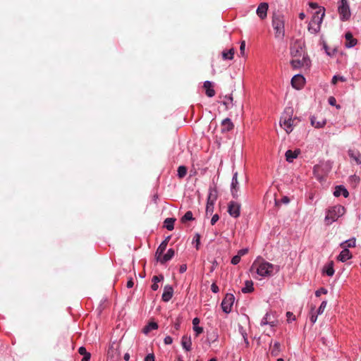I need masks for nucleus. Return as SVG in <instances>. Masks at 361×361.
<instances>
[{
	"instance_id": "1",
	"label": "nucleus",
	"mask_w": 361,
	"mask_h": 361,
	"mask_svg": "<svg viewBox=\"0 0 361 361\" xmlns=\"http://www.w3.org/2000/svg\"><path fill=\"white\" fill-rule=\"evenodd\" d=\"M279 267L278 266H274L265 261L261 257H258L254 261L250 269L251 272L255 271L258 275L263 277L271 276L274 272L279 271Z\"/></svg>"
},
{
	"instance_id": "2",
	"label": "nucleus",
	"mask_w": 361,
	"mask_h": 361,
	"mask_svg": "<svg viewBox=\"0 0 361 361\" xmlns=\"http://www.w3.org/2000/svg\"><path fill=\"white\" fill-rule=\"evenodd\" d=\"M300 120L298 117H293V109L292 107L286 108L280 118L279 124L286 133L290 134L293 130L294 126H296Z\"/></svg>"
},
{
	"instance_id": "3",
	"label": "nucleus",
	"mask_w": 361,
	"mask_h": 361,
	"mask_svg": "<svg viewBox=\"0 0 361 361\" xmlns=\"http://www.w3.org/2000/svg\"><path fill=\"white\" fill-rule=\"evenodd\" d=\"M272 26L275 31V37L283 39L285 36V19L283 14L280 13L273 14Z\"/></svg>"
},
{
	"instance_id": "4",
	"label": "nucleus",
	"mask_w": 361,
	"mask_h": 361,
	"mask_svg": "<svg viewBox=\"0 0 361 361\" xmlns=\"http://www.w3.org/2000/svg\"><path fill=\"white\" fill-rule=\"evenodd\" d=\"M345 212V209L341 204L329 207L326 211L324 221L326 225H330L342 216Z\"/></svg>"
},
{
	"instance_id": "5",
	"label": "nucleus",
	"mask_w": 361,
	"mask_h": 361,
	"mask_svg": "<svg viewBox=\"0 0 361 361\" xmlns=\"http://www.w3.org/2000/svg\"><path fill=\"white\" fill-rule=\"evenodd\" d=\"M325 15L324 8H319L309 23L308 30L313 34L317 33L320 30L321 24Z\"/></svg>"
},
{
	"instance_id": "6",
	"label": "nucleus",
	"mask_w": 361,
	"mask_h": 361,
	"mask_svg": "<svg viewBox=\"0 0 361 361\" xmlns=\"http://www.w3.org/2000/svg\"><path fill=\"white\" fill-rule=\"evenodd\" d=\"M121 343L118 341L110 343L107 350V359L111 361H118L121 360L120 352Z\"/></svg>"
},
{
	"instance_id": "7",
	"label": "nucleus",
	"mask_w": 361,
	"mask_h": 361,
	"mask_svg": "<svg viewBox=\"0 0 361 361\" xmlns=\"http://www.w3.org/2000/svg\"><path fill=\"white\" fill-rule=\"evenodd\" d=\"M340 18L342 21L348 20L350 17V11L347 0H341L338 8Z\"/></svg>"
},
{
	"instance_id": "8",
	"label": "nucleus",
	"mask_w": 361,
	"mask_h": 361,
	"mask_svg": "<svg viewBox=\"0 0 361 361\" xmlns=\"http://www.w3.org/2000/svg\"><path fill=\"white\" fill-rule=\"evenodd\" d=\"M235 300V297L231 293H227L221 302V307L224 312L229 313Z\"/></svg>"
},
{
	"instance_id": "9",
	"label": "nucleus",
	"mask_w": 361,
	"mask_h": 361,
	"mask_svg": "<svg viewBox=\"0 0 361 361\" xmlns=\"http://www.w3.org/2000/svg\"><path fill=\"white\" fill-rule=\"evenodd\" d=\"M290 63L293 68H298L304 66L309 67L310 65V61L307 56H303L301 58H293Z\"/></svg>"
},
{
	"instance_id": "10",
	"label": "nucleus",
	"mask_w": 361,
	"mask_h": 361,
	"mask_svg": "<svg viewBox=\"0 0 361 361\" xmlns=\"http://www.w3.org/2000/svg\"><path fill=\"white\" fill-rule=\"evenodd\" d=\"M228 212L231 216L238 218L240 214V204L233 201L230 202L228 205Z\"/></svg>"
},
{
	"instance_id": "11",
	"label": "nucleus",
	"mask_w": 361,
	"mask_h": 361,
	"mask_svg": "<svg viewBox=\"0 0 361 361\" xmlns=\"http://www.w3.org/2000/svg\"><path fill=\"white\" fill-rule=\"evenodd\" d=\"M219 102L223 104L226 109H229L234 106L233 97L231 93L221 94L219 96Z\"/></svg>"
},
{
	"instance_id": "12",
	"label": "nucleus",
	"mask_w": 361,
	"mask_h": 361,
	"mask_svg": "<svg viewBox=\"0 0 361 361\" xmlns=\"http://www.w3.org/2000/svg\"><path fill=\"white\" fill-rule=\"evenodd\" d=\"M305 79L301 75H295L291 80V85L293 88L299 90L302 89L305 85Z\"/></svg>"
},
{
	"instance_id": "13",
	"label": "nucleus",
	"mask_w": 361,
	"mask_h": 361,
	"mask_svg": "<svg viewBox=\"0 0 361 361\" xmlns=\"http://www.w3.org/2000/svg\"><path fill=\"white\" fill-rule=\"evenodd\" d=\"M290 55L293 58H301L305 55V51L300 44L295 43L290 47Z\"/></svg>"
},
{
	"instance_id": "14",
	"label": "nucleus",
	"mask_w": 361,
	"mask_h": 361,
	"mask_svg": "<svg viewBox=\"0 0 361 361\" xmlns=\"http://www.w3.org/2000/svg\"><path fill=\"white\" fill-rule=\"evenodd\" d=\"M238 173L235 172L233 174L232 182H231V194L233 198H238Z\"/></svg>"
},
{
	"instance_id": "15",
	"label": "nucleus",
	"mask_w": 361,
	"mask_h": 361,
	"mask_svg": "<svg viewBox=\"0 0 361 361\" xmlns=\"http://www.w3.org/2000/svg\"><path fill=\"white\" fill-rule=\"evenodd\" d=\"M268 7L269 6L267 3H261L258 6L257 9V14L262 20L267 17Z\"/></svg>"
},
{
	"instance_id": "16",
	"label": "nucleus",
	"mask_w": 361,
	"mask_h": 361,
	"mask_svg": "<svg viewBox=\"0 0 361 361\" xmlns=\"http://www.w3.org/2000/svg\"><path fill=\"white\" fill-rule=\"evenodd\" d=\"M173 294V289L171 286L167 285L164 288V293L162 294V300L164 302H169Z\"/></svg>"
},
{
	"instance_id": "17",
	"label": "nucleus",
	"mask_w": 361,
	"mask_h": 361,
	"mask_svg": "<svg viewBox=\"0 0 361 361\" xmlns=\"http://www.w3.org/2000/svg\"><path fill=\"white\" fill-rule=\"evenodd\" d=\"M345 47L348 48L353 47L357 44V39H355L353 36V34L350 32H347L345 35Z\"/></svg>"
},
{
	"instance_id": "18",
	"label": "nucleus",
	"mask_w": 361,
	"mask_h": 361,
	"mask_svg": "<svg viewBox=\"0 0 361 361\" xmlns=\"http://www.w3.org/2000/svg\"><path fill=\"white\" fill-rule=\"evenodd\" d=\"M221 131L223 133L224 132H228L233 129L234 125L231 120L228 118H225L221 122Z\"/></svg>"
},
{
	"instance_id": "19",
	"label": "nucleus",
	"mask_w": 361,
	"mask_h": 361,
	"mask_svg": "<svg viewBox=\"0 0 361 361\" xmlns=\"http://www.w3.org/2000/svg\"><path fill=\"white\" fill-rule=\"evenodd\" d=\"M350 258H352V254L350 253L348 248L344 247V249L341 252V253L338 256L337 259L338 261L344 262Z\"/></svg>"
},
{
	"instance_id": "20",
	"label": "nucleus",
	"mask_w": 361,
	"mask_h": 361,
	"mask_svg": "<svg viewBox=\"0 0 361 361\" xmlns=\"http://www.w3.org/2000/svg\"><path fill=\"white\" fill-rule=\"evenodd\" d=\"M316 120H317V117L314 116H312L310 118L311 125L314 128H323L326 123V120L325 118H322L319 121H316Z\"/></svg>"
},
{
	"instance_id": "21",
	"label": "nucleus",
	"mask_w": 361,
	"mask_h": 361,
	"mask_svg": "<svg viewBox=\"0 0 361 361\" xmlns=\"http://www.w3.org/2000/svg\"><path fill=\"white\" fill-rule=\"evenodd\" d=\"M173 255L174 250L173 249H169L164 255H161L160 259H157V260L161 264H165L166 262L169 261L173 257Z\"/></svg>"
},
{
	"instance_id": "22",
	"label": "nucleus",
	"mask_w": 361,
	"mask_h": 361,
	"mask_svg": "<svg viewBox=\"0 0 361 361\" xmlns=\"http://www.w3.org/2000/svg\"><path fill=\"white\" fill-rule=\"evenodd\" d=\"M334 195L335 197H339L340 195H343V197H348L349 193L345 188H344L343 185H338L335 188Z\"/></svg>"
},
{
	"instance_id": "23",
	"label": "nucleus",
	"mask_w": 361,
	"mask_h": 361,
	"mask_svg": "<svg viewBox=\"0 0 361 361\" xmlns=\"http://www.w3.org/2000/svg\"><path fill=\"white\" fill-rule=\"evenodd\" d=\"M181 345L186 351L191 350L192 342L190 336H183L181 340Z\"/></svg>"
},
{
	"instance_id": "24",
	"label": "nucleus",
	"mask_w": 361,
	"mask_h": 361,
	"mask_svg": "<svg viewBox=\"0 0 361 361\" xmlns=\"http://www.w3.org/2000/svg\"><path fill=\"white\" fill-rule=\"evenodd\" d=\"M349 157L353 159L357 164H361V154L359 152H355L353 149H349L348 151Z\"/></svg>"
},
{
	"instance_id": "25",
	"label": "nucleus",
	"mask_w": 361,
	"mask_h": 361,
	"mask_svg": "<svg viewBox=\"0 0 361 361\" xmlns=\"http://www.w3.org/2000/svg\"><path fill=\"white\" fill-rule=\"evenodd\" d=\"M216 200V195L214 196L213 200H210L209 201H207V206H206V215H212L214 212V202Z\"/></svg>"
},
{
	"instance_id": "26",
	"label": "nucleus",
	"mask_w": 361,
	"mask_h": 361,
	"mask_svg": "<svg viewBox=\"0 0 361 361\" xmlns=\"http://www.w3.org/2000/svg\"><path fill=\"white\" fill-rule=\"evenodd\" d=\"M323 272L329 276H332L334 274V262L331 261L326 264L323 268Z\"/></svg>"
},
{
	"instance_id": "27",
	"label": "nucleus",
	"mask_w": 361,
	"mask_h": 361,
	"mask_svg": "<svg viewBox=\"0 0 361 361\" xmlns=\"http://www.w3.org/2000/svg\"><path fill=\"white\" fill-rule=\"evenodd\" d=\"M254 290L253 282L251 280H247L245 282V286L242 288L241 291L243 293H252Z\"/></svg>"
},
{
	"instance_id": "28",
	"label": "nucleus",
	"mask_w": 361,
	"mask_h": 361,
	"mask_svg": "<svg viewBox=\"0 0 361 361\" xmlns=\"http://www.w3.org/2000/svg\"><path fill=\"white\" fill-rule=\"evenodd\" d=\"M158 324L157 322H151L142 329V332L145 334H148L152 330L157 329Z\"/></svg>"
},
{
	"instance_id": "29",
	"label": "nucleus",
	"mask_w": 361,
	"mask_h": 361,
	"mask_svg": "<svg viewBox=\"0 0 361 361\" xmlns=\"http://www.w3.org/2000/svg\"><path fill=\"white\" fill-rule=\"evenodd\" d=\"M78 353L80 355H82L83 357L81 361H90L91 357V354L87 351L86 348L83 346H81L78 349Z\"/></svg>"
},
{
	"instance_id": "30",
	"label": "nucleus",
	"mask_w": 361,
	"mask_h": 361,
	"mask_svg": "<svg viewBox=\"0 0 361 361\" xmlns=\"http://www.w3.org/2000/svg\"><path fill=\"white\" fill-rule=\"evenodd\" d=\"M166 246H167V244H166V241H163L159 245V246L158 247V248L156 251V254H155V257H156L157 259H160V257L163 255L164 252L166 250Z\"/></svg>"
},
{
	"instance_id": "31",
	"label": "nucleus",
	"mask_w": 361,
	"mask_h": 361,
	"mask_svg": "<svg viewBox=\"0 0 361 361\" xmlns=\"http://www.w3.org/2000/svg\"><path fill=\"white\" fill-rule=\"evenodd\" d=\"M199 323H200V319L197 317H195L193 319V320H192L193 329L195 331L197 336L203 332V328L198 326Z\"/></svg>"
},
{
	"instance_id": "32",
	"label": "nucleus",
	"mask_w": 361,
	"mask_h": 361,
	"mask_svg": "<svg viewBox=\"0 0 361 361\" xmlns=\"http://www.w3.org/2000/svg\"><path fill=\"white\" fill-rule=\"evenodd\" d=\"M298 152L297 151H295V152H293L291 150H287L286 152V161H288V162H292L293 161L294 159H295L298 155Z\"/></svg>"
},
{
	"instance_id": "33",
	"label": "nucleus",
	"mask_w": 361,
	"mask_h": 361,
	"mask_svg": "<svg viewBox=\"0 0 361 361\" xmlns=\"http://www.w3.org/2000/svg\"><path fill=\"white\" fill-rule=\"evenodd\" d=\"M176 219L167 218L164 221V226L169 230L172 231L174 228V222Z\"/></svg>"
},
{
	"instance_id": "34",
	"label": "nucleus",
	"mask_w": 361,
	"mask_h": 361,
	"mask_svg": "<svg viewBox=\"0 0 361 361\" xmlns=\"http://www.w3.org/2000/svg\"><path fill=\"white\" fill-rule=\"evenodd\" d=\"M235 54V50L233 48H231L228 51H223L222 52V57L224 60H231L233 59V56Z\"/></svg>"
},
{
	"instance_id": "35",
	"label": "nucleus",
	"mask_w": 361,
	"mask_h": 361,
	"mask_svg": "<svg viewBox=\"0 0 361 361\" xmlns=\"http://www.w3.org/2000/svg\"><path fill=\"white\" fill-rule=\"evenodd\" d=\"M270 317H271V315L269 313H267L261 321V325L263 326V325L269 324L271 326H274L275 322H274V321H271Z\"/></svg>"
},
{
	"instance_id": "36",
	"label": "nucleus",
	"mask_w": 361,
	"mask_h": 361,
	"mask_svg": "<svg viewBox=\"0 0 361 361\" xmlns=\"http://www.w3.org/2000/svg\"><path fill=\"white\" fill-rule=\"evenodd\" d=\"M279 352H280V343L279 342H275L273 345V348L271 349V354L272 356L276 357V356L279 355Z\"/></svg>"
},
{
	"instance_id": "37",
	"label": "nucleus",
	"mask_w": 361,
	"mask_h": 361,
	"mask_svg": "<svg viewBox=\"0 0 361 361\" xmlns=\"http://www.w3.org/2000/svg\"><path fill=\"white\" fill-rule=\"evenodd\" d=\"M187 173V168L185 166H180L178 168V176L179 178H183Z\"/></svg>"
},
{
	"instance_id": "38",
	"label": "nucleus",
	"mask_w": 361,
	"mask_h": 361,
	"mask_svg": "<svg viewBox=\"0 0 361 361\" xmlns=\"http://www.w3.org/2000/svg\"><path fill=\"white\" fill-rule=\"evenodd\" d=\"M194 218L191 211H188L184 216L181 218L180 221L182 223H185L187 221H192Z\"/></svg>"
},
{
	"instance_id": "39",
	"label": "nucleus",
	"mask_w": 361,
	"mask_h": 361,
	"mask_svg": "<svg viewBox=\"0 0 361 361\" xmlns=\"http://www.w3.org/2000/svg\"><path fill=\"white\" fill-rule=\"evenodd\" d=\"M355 243H356V240H355V238H353L351 239H349V240L345 241L344 243H342L341 244V246L343 247V245L345 244H347V247H355Z\"/></svg>"
},
{
	"instance_id": "40",
	"label": "nucleus",
	"mask_w": 361,
	"mask_h": 361,
	"mask_svg": "<svg viewBox=\"0 0 361 361\" xmlns=\"http://www.w3.org/2000/svg\"><path fill=\"white\" fill-rule=\"evenodd\" d=\"M193 243H195L196 249H199V245L200 244V235L199 233H196L193 238Z\"/></svg>"
},
{
	"instance_id": "41",
	"label": "nucleus",
	"mask_w": 361,
	"mask_h": 361,
	"mask_svg": "<svg viewBox=\"0 0 361 361\" xmlns=\"http://www.w3.org/2000/svg\"><path fill=\"white\" fill-rule=\"evenodd\" d=\"M326 305H327V302L326 301H323L321 303V305H320V306H319V309L317 310V314H322L324 312V310H325V308L326 307Z\"/></svg>"
},
{
	"instance_id": "42",
	"label": "nucleus",
	"mask_w": 361,
	"mask_h": 361,
	"mask_svg": "<svg viewBox=\"0 0 361 361\" xmlns=\"http://www.w3.org/2000/svg\"><path fill=\"white\" fill-rule=\"evenodd\" d=\"M328 102L330 105L335 106L338 109H341V106L339 104H336V100L334 97H330Z\"/></svg>"
},
{
	"instance_id": "43",
	"label": "nucleus",
	"mask_w": 361,
	"mask_h": 361,
	"mask_svg": "<svg viewBox=\"0 0 361 361\" xmlns=\"http://www.w3.org/2000/svg\"><path fill=\"white\" fill-rule=\"evenodd\" d=\"M314 307H311V317H310V321L312 323H315L317 319V316L319 314L314 313Z\"/></svg>"
},
{
	"instance_id": "44",
	"label": "nucleus",
	"mask_w": 361,
	"mask_h": 361,
	"mask_svg": "<svg viewBox=\"0 0 361 361\" xmlns=\"http://www.w3.org/2000/svg\"><path fill=\"white\" fill-rule=\"evenodd\" d=\"M203 87L205 89V90H213L212 88L214 87V85L210 81H205L204 82Z\"/></svg>"
},
{
	"instance_id": "45",
	"label": "nucleus",
	"mask_w": 361,
	"mask_h": 361,
	"mask_svg": "<svg viewBox=\"0 0 361 361\" xmlns=\"http://www.w3.org/2000/svg\"><path fill=\"white\" fill-rule=\"evenodd\" d=\"M327 290L324 288H321L315 292V295L319 297L321 294H326Z\"/></svg>"
},
{
	"instance_id": "46",
	"label": "nucleus",
	"mask_w": 361,
	"mask_h": 361,
	"mask_svg": "<svg viewBox=\"0 0 361 361\" xmlns=\"http://www.w3.org/2000/svg\"><path fill=\"white\" fill-rule=\"evenodd\" d=\"M240 261V255H235L232 259H231V263L233 264V265H236L238 264Z\"/></svg>"
},
{
	"instance_id": "47",
	"label": "nucleus",
	"mask_w": 361,
	"mask_h": 361,
	"mask_svg": "<svg viewBox=\"0 0 361 361\" xmlns=\"http://www.w3.org/2000/svg\"><path fill=\"white\" fill-rule=\"evenodd\" d=\"M245 42L242 41L240 46V53L244 56H245Z\"/></svg>"
},
{
	"instance_id": "48",
	"label": "nucleus",
	"mask_w": 361,
	"mask_h": 361,
	"mask_svg": "<svg viewBox=\"0 0 361 361\" xmlns=\"http://www.w3.org/2000/svg\"><path fill=\"white\" fill-rule=\"evenodd\" d=\"M164 279V276L160 274L159 276H154L152 278V282L157 283Z\"/></svg>"
},
{
	"instance_id": "49",
	"label": "nucleus",
	"mask_w": 361,
	"mask_h": 361,
	"mask_svg": "<svg viewBox=\"0 0 361 361\" xmlns=\"http://www.w3.org/2000/svg\"><path fill=\"white\" fill-rule=\"evenodd\" d=\"M211 290L214 293H218L219 291V287H218V286L215 283H213L212 284Z\"/></svg>"
},
{
	"instance_id": "50",
	"label": "nucleus",
	"mask_w": 361,
	"mask_h": 361,
	"mask_svg": "<svg viewBox=\"0 0 361 361\" xmlns=\"http://www.w3.org/2000/svg\"><path fill=\"white\" fill-rule=\"evenodd\" d=\"M172 343H173V338L171 336H167L165 337V338H164V343L166 345H170Z\"/></svg>"
},
{
	"instance_id": "51",
	"label": "nucleus",
	"mask_w": 361,
	"mask_h": 361,
	"mask_svg": "<svg viewBox=\"0 0 361 361\" xmlns=\"http://www.w3.org/2000/svg\"><path fill=\"white\" fill-rule=\"evenodd\" d=\"M219 219V216L217 214L213 215L212 219H211V224L214 225L216 222Z\"/></svg>"
},
{
	"instance_id": "52",
	"label": "nucleus",
	"mask_w": 361,
	"mask_h": 361,
	"mask_svg": "<svg viewBox=\"0 0 361 361\" xmlns=\"http://www.w3.org/2000/svg\"><path fill=\"white\" fill-rule=\"evenodd\" d=\"M247 252H248V249L247 248H243V249L240 250L238 252V255H240V257H241V256L247 254Z\"/></svg>"
},
{
	"instance_id": "53",
	"label": "nucleus",
	"mask_w": 361,
	"mask_h": 361,
	"mask_svg": "<svg viewBox=\"0 0 361 361\" xmlns=\"http://www.w3.org/2000/svg\"><path fill=\"white\" fill-rule=\"evenodd\" d=\"M309 6L313 9L317 8L318 10H319V8H322V7H319L317 3L314 2H310Z\"/></svg>"
},
{
	"instance_id": "54",
	"label": "nucleus",
	"mask_w": 361,
	"mask_h": 361,
	"mask_svg": "<svg viewBox=\"0 0 361 361\" xmlns=\"http://www.w3.org/2000/svg\"><path fill=\"white\" fill-rule=\"evenodd\" d=\"M145 361H154V356L153 354H148L145 358Z\"/></svg>"
},
{
	"instance_id": "55",
	"label": "nucleus",
	"mask_w": 361,
	"mask_h": 361,
	"mask_svg": "<svg viewBox=\"0 0 361 361\" xmlns=\"http://www.w3.org/2000/svg\"><path fill=\"white\" fill-rule=\"evenodd\" d=\"M133 285H134V282L133 281V279L131 278L128 281L126 286L128 288H130L133 286Z\"/></svg>"
},
{
	"instance_id": "56",
	"label": "nucleus",
	"mask_w": 361,
	"mask_h": 361,
	"mask_svg": "<svg viewBox=\"0 0 361 361\" xmlns=\"http://www.w3.org/2000/svg\"><path fill=\"white\" fill-rule=\"evenodd\" d=\"M186 269H187L186 264H182L180 267L179 271H180V273H184L186 271Z\"/></svg>"
},
{
	"instance_id": "57",
	"label": "nucleus",
	"mask_w": 361,
	"mask_h": 361,
	"mask_svg": "<svg viewBox=\"0 0 361 361\" xmlns=\"http://www.w3.org/2000/svg\"><path fill=\"white\" fill-rule=\"evenodd\" d=\"M286 316L288 317V319H290V318H292L293 320L295 319V317H294L293 314L290 312H288L286 313Z\"/></svg>"
},
{
	"instance_id": "58",
	"label": "nucleus",
	"mask_w": 361,
	"mask_h": 361,
	"mask_svg": "<svg viewBox=\"0 0 361 361\" xmlns=\"http://www.w3.org/2000/svg\"><path fill=\"white\" fill-rule=\"evenodd\" d=\"M151 288L153 290H157L159 288V286L157 283L153 282V284L152 285Z\"/></svg>"
},
{
	"instance_id": "59",
	"label": "nucleus",
	"mask_w": 361,
	"mask_h": 361,
	"mask_svg": "<svg viewBox=\"0 0 361 361\" xmlns=\"http://www.w3.org/2000/svg\"><path fill=\"white\" fill-rule=\"evenodd\" d=\"M338 81V75H334L332 78L331 82L336 84Z\"/></svg>"
},
{
	"instance_id": "60",
	"label": "nucleus",
	"mask_w": 361,
	"mask_h": 361,
	"mask_svg": "<svg viewBox=\"0 0 361 361\" xmlns=\"http://www.w3.org/2000/svg\"><path fill=\"white\" fill-rule=\"evenodd\" d=\"M208 97H212L215 95V92H205Z\"/></svg>"
},
{
	"instance_id": "61",
	"label": "nucleus",
	"mask_w": 361,
	"mask_h": 361,
	"mask_svg": "<svg viewBox=\"0 0 361 361\" xmlns=\"http://www.w3.org/2000/svg\"><path fill=\"white\" fill-rule=\"evenodd\" d=\"M281 201L282 202L285 203V204H287L289 202V198L288 197H283L282 199H281Z\"/></svg>"
},
{
	"instance_id": "62",
	"label": "nucleus",
	"mask_w": 361,
	"mask_h": 361,
	"mask_svg": "<svg viewBox=\"0 0 361 361\" xmlns=\"http://www.w3.org/2000/svg\"><path fill=\"white\" fill-rule=\"evenodd\" d=\"M214 195H216L213 194L212 192H210L208 196L207 201H209L210 200H213Z\"/></svg>"
},
{
	"instance_id": "63",
	"label": "nucleus",
	"mask_w": 361,
	"mask_h": 361,
	"mask_svg": "<svg viewBox=\"0 0 361 361\" xmlns=\"http://www.w3.org/2000/svg\"><path fill=\"white\" fill-rule=\"evenodd\" d=\"M123 358L126 361H128V360L130 359V355L128 353H126L124 355Z\"/></svg>"
},
{
	"instance_id": "64",
	"label": "nucleus",
	"mask_w": 361,
	"mask_h": 361,
	"mask_svg": "<svg viewBox=\"0 0 361 361\" xmlns=\"http://www.w3.org/2000/svg\"><path fill=\"white\" fill-rule=\"evenodd\" d=\"M299 18H300V20H303L305 18V13H300L299 14Z\"/></svg>"
}]
</instances>
